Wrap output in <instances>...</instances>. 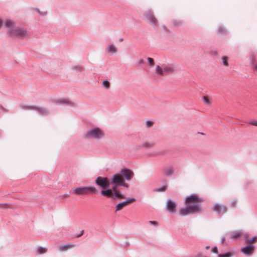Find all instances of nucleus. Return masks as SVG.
<instances>
[{
  "label": "nucleus",
  "mask_w": 257,
  "mask_h": 257,
  "mask_svg": "<svg viewBox=\"0 0 257 257\" xmlns=\"http://www.w3.org/2000/svg\"><path fill=\"white\" fill-rule=\"evenodd\" d=\"M201 211V207L200 204H193L192 206H186V207H182L180 209L179 214L182 216H185L189 214H196Z\"/></svg>",
  "instance_id": "nucleus-1"
},
{
  "label": "nucleus",
  "mask_w": 257,
  "mask_h": 257,
  "mask_svg": "<svg viewBox=\"0 0 257 257\" xmlns=\"http://www.w3.org/2000/svg\"><path fill=\"white\" fill-rule=\"evenodd\" d=\"M103 136V132L98 127L92 128L84 133V137L88 139L99 140Z\"/></svg>",
  "instance_id": "nucleus-2"
},
{
  "label": "nucleus",
  "mask_w": 257,
  "mask_h": 257,
  "mask_svg": "<svg viewBox=\"0 0 257 257\" xmlns=\"http://www.w3.org/2000/svg\"><path fill=\"white\" fill-rule=\"evenodd\" d=\"M73 194L76 195H88L89 194H96V189L92 186H82L75 187L72 191Z\"/></svg>",
  "instance_id": "nucleus-3"
},
{
  "label": "nucleus",
  "mask_w": 257,
  "mask_h": 257,
  "mask_svg": "<svg viewBox=\"0 0 257 257\" xmlns=\"http://www.w3.org/2000/svg\"><path fill=\"white\" fill-rule=\"evenodd\" d=\"M199 197L196 194H192L187 196L184 200L186 206H192L193 204H199Z\"/></svg>",
  "instance_id": "nucleus-4"
},
{
  "label": "nucleus",
  "mask_w": 257,
  "mask_h": 257,
  "mask_svg": "<svg viewBox=\"0 0 257 257\" xmlns=\"http://www.w3.org/2000/svg\"><path fill=\"white\" fill-rule=\"evenodd\" d=\"M144 19L154 27H155L158 23L157 20L155 18L153 12L151 10H148L145 12Z\"/></svg>",
  "instance_id": "nucleus-5"
},
{
  "label": "nucleus",
  "mask_w": 257,
  "mask_h": 257,
  "mask_svg": "<svg viewBox=\"0 0 257 257\" xmlns=\"http://www.w3.org/2000/svg\"><path fill=\"white\" fill-rule=\"evenodd\" d=\"M95 184L102 188L108 187L110 186L109 181L107 177H97L95 180Z\"/></svg>",
  "instance_id": "nucleus-6"
},
{
  "label": "nucleus",
  "mask_w": 257,
  "mask_h": 257,
  "mask_svg": "<svg viewBox=\"0 0 257 257\" xmlns=\"http://www.w3.org/2000/svg\"><path fill=\"white\" fill-rule=\"evenodd\" d=\"M212 209L218 215H219L221 213L224 214L228 210L226 206L224 204L219 203L215 204L212 207Z\"/></svg>",
  "instance_id": "nucleus-7"
},
{
  "label": "nucleus",
  "mask_w": 257,
  "mask_h": 257,
  "mask_svg": "<svg viewBox=\"0 0 257 257\" xmlns=\"http://www.w3.org/2000/svg\"><path fill=\"white\" fill-rule=\"evenodd\" d=\"M119 173H120L122 177H123L127 181L131 180L134 176L133 172L130 169L125 167H123L120 171Z\"/></svg>",
  "instance_id": "nucleus-8"
},
{
  "label": "nucleus",
  "mask_w": 257,
  "mask_h": 257,
  "mask_svg": "<svg viewBox=\"0 0 257 257\" xmlns=\"http://www.w3.org/2000/svg\"><path fill=\"white\" fill-rule=\"evenodd\" d=\"M28 35L27 31L24 28L14 29L13 34L10 36H14L18 38H24Z\"/></svg>",
  "instance_id": "nucleus-9"
},
{
  "label": "nucleus",
  "mask_w": 257,
  "mask_h": 257,
  "mask_svg": "<svg viewBox=\"0 0 257 257\" xmlns=\"http://www.w3.org/2000/svg\"><path fill=\"white\" fill-rule=\"evenodd\" d=\"M255 246L252 244H248L241 248V251L246 255H251L254 251Z\"/></svg>",
  "instance_id": "nucleus-10"
},
{
  "label": "nucleus",
  "mask_w": 257,
  "mask_h": 257,
  "mask_svg": "<svg viewBox=\"0 0 257 257\" xmlns=\"http://www.w3.org/2000/svg\"><path fill=\"white\" fill-rule=\"evenodd\" d=\"M123 181L122 177L120 174V173H117L114 174L110 179V181H109V183L110 184H117L118 185L121 183Z\"/></svg>",
  "instance_id": "nucleus-11"
},
{
  "label": "nucleus",
  "mask_w": 257,
  "mask_h": 257,
  "mask_svg": "<svg viewBox=\"0 0 257 257\" xmlns=\"http://www.w3.org/2000/svg\"><path fill=\"white\" fill-rule=\"evenodd\" d=\"M177 204L175 202L171 199H168L166 203L167 210L170 212H173L175 211Z\"/></svg>",
  "instance_id": "nucleus-12"
},
{
  "label": "nucleus",
  "mask_w": 257,
  "mask_h": 257,
  "mask_svg": "<svg viewBox=\"0 0 257 257\" xmlns=\"http://www.w3.org/2000/svg\"><path fill=\"white\" fill-rule=\"evenodd\" d=\"M155 145V143H150L148 142H146L144 143H143L142 145L137 146L136 147L135 150L136 151H138L141 148H153Z\"/></svg>",
  "instance_id": "nucleus-13"
},
{
  "label": "nucleus",
  "mask_w": 257,
  "mask_h": 257,
  "mask_svg": "<svg viewBox=\"0 0 257 257\" xmlns=\"http://www.w3.org/2000/svg\"><path fill=\"white\" fill-rule=\"evenodd\" d=\"M34 110L36 111L39 114L42 115H48L49 113V111L48 109L35 106Z\"/></svg>",
  "instance_id": "nucleus-14"
},
{
  "label": "nucleus",
  "mask_w": 257,
  "mask_h": 257,
  "mask_svg": "<svg viewBox=\"0 0 257 257\" xmlns=\"http://www.w3.org/2000/svg\"><path fill=\"white\" fill-rule=\"evenodd\" d=\"M6 27L8 29V33L9 35H12L13 34V30L14 29L15 27L12 24V22L10 20H7L5 23Z\"/></svg>",
  "instance_id": "nucleus-15"
},
{
  "label": "nucleus",
  "mask_w": 257,
  "mask_h": 257,
  "mask_svg": "<svg viewBox=\"0 0 257 257\" xmlns=\"http://www.w3.org/2000/svg\"><path fill=\"white\" fill-rule=\"evenodd\" d=\"M106 52L111 54H115L117 52V49L112 44H109L106 48Z\"/></svg>",
  "instance_id": "nucleus-16"
},
{
  "label": "nucleus",
  "mask_w": 257,
  "mask_h": 257,
  "mask_svg": "<svg viewBox=\"0 0 257 257\" xmlns=\"http://www.w3.org/2000/svg\"><path fill=\"white\" fill-rule=\"evenodd\" d=\"M127 203L126 200L119 202L116 205L115 211H118L122 209L123 207L127 205Z\"/></svg>",
  "instance_id": "nucleus-17"
},
{
  "label": "nucleus",
  "mask_w": 257,
  "mask_h": 257,
  "mask_svg": "<svg viewBox=\"0 0 257 257\" xmlns=\"http://www.w3.org/2000/svg\"><path fill=\"white\" fill-rule=\"evenodd\" d=\"M216 33L217 34L226 35H227V31L224 27L219 26L216 31Z\"/></svg>",
  "instance_id": "nucleus-18"
},
{
  "label": "nucleus",
  "mask_w": 257,
  "mask_h": 257,
  "mask_svg": "<svg viewBox=\"0 0 257 257\" xmlns=\"http://www.w3.org/2000/svg\"><path fill=\"white\" fill-rule=\"evenodd\" d=\"M35 105H26V104H21L20 108L22 109L25 110H34L35 109Z\"/></svg>",
  "instance_id": "nucleus-19"
},
{
  "label": "nucleus",
  "mask_w": 257,
  "mask_h": 257,
  "mask_svg": "<svg viewBox=\"0 0 257 257\" xmlns=\"http://www.w3.org/2000/svg\"><path fill=\"white\" fill-rule=\"evenodd\" d=\"M111 189L108 188L105 190H101L100 194L101 196H109V195H111Z\"/></svg>",
  "instance_id": "nucleus-20"
},
{
  "label": "nucleus",
  "mask_w": 257,
  "mask_h": 257,
  "mask_svg": "<svg viewBox=\"0 0 257 257\" xmlns=\"http://www.w3.org/2000/svg\"><path fill=\"white\" fill-rule=\"evenodd\" d=\"M175 70V69L171 66H164L163 67V71L164 73H171L173 72Z\"/></svg>",
  "instance_id": "nucleus-21"
},
{
  "label": "nucleus",
  "mask_w": 257,
  "mask_h": 257,
  "mask_svg": "<svg viewBox=\"0 0 257 257\" xmlns=\"http://www.w3.org/2000/svg\"><path fill=\"white\" fill-rule=\"evenodd\" d=\"M174 173V169L173 167H170L165 170V174L166 176H171Z\"/></svg>",
  "instance_id": "nucleus-22"
},
{
  "label": "nucleus",
  "mask_w": 257,
  "mask_h": 257,
  "mask_svg": "<svg viewBox=\"0 0 257 257\" xmlns=\"http://www.w3.org/2000/svg\"><path fill=\"white\" fill-rule=\"evenodd\" d=\"M111 195L117 198H118L119 197L121 198H124L125 197V196L123 194L120 193L118 191L115 192H111Z\"/></svg>",
  "instance_id": "nucleus-23"
},
{
  "label": "nucleus",
  "mask_w": 257,
  "mask_h": 257,
  "mask_svg": "<svg viewBox=\"0 0 257 257\" xmlns=\"http://www.w3.org/2000/svg\"><path fill=\"white\" fill-rule=\"evenodd\" d=\"M233 255V253L230 251H227L224 253L218 254V257H232Z\"/></svg>",
  "instance_id": "nucleus-24"
},
{
  "label": "nucleus",
  "mask_w": 257,
  "mask_h": 257,
  "mask_svg": "<svg viewBox=\"0 0 257 257\" xmlns=\"http://www.w3.org/2000/svg\"><path fill=\"white\" fill-rule=\"evenodd\" d=\"M241 233L242 232L241 231H238V232L235 233L234 234H230L229 236H230V238H231V239H233V238L238 239V238H239L240 237Z\"/></svg>",
  "instance_id": "nucleus-25"
},
{
  "label": "nucleus",
  "mask_w": 257,
  "mask_h": 257,
  "mask_svg": "<svg viewBox=\"0 0 257 257\" xmlns=\"http://www.w3.org/2000/svg\"><path fill=\"white\" fill-rule=\"evenodd\" d=\"M57 101L62 104H67V105H70L71 106H74L73 103L70 101L65 100H59Z\"/></svg>",
  "instance_id": "nucleus-26"
},
{
  "label": "nucleus",
  "mask_w": 257,
  "mask_h": 257,
  "mask_svg": "<svg viewBox=\"0 0 257 257\" xmlns=\"http://www.w3.org/2000/svg\"><path fill=\"white\" fill-rule=\"evenodd\" d=\"M73 245L71 244H67L63 245H61L59 247V250L61 251L67 250L68 247L70 246H72Z\"/></svg>",
  "instance_id": "nucleus-27"
},
{
  "label": "nucleus",
  "mask_w": 257,
  "mask_h": 257,
  "mask_svg": "<svg viewBox=\"0 0 257 257\" xmlns=\"http://www.w3.org/2000/svg\"><path fill=\"white\" fill-rule=\"evenodd\" d=\"M156 72L159 74V75H162L164 73V71H163V68H161L160 67V66L159 65H157V67H156Z\"/></svg>",
  "instance_id": "nucleus-28"
},
{
  "label": "nucleus",
  "mask_w": 257,
  "mask_h": 257,
  "mask_svg": "<svg viewBox=\"0 0 257 257\" xmlns=\"http://www.w3.org/2000/svg\"><path fill=\"white\" fill-rule=\"evenodd\" d=\"M37 251L39 254H43L46 251L45 247L40 246L37 248Z\"/></svg>",
  "instance_id": "nucleus-29"
},
{
  "label": "nucleus",
  "mask_w": 257,
  "mask_h": 257,
  "mask_svg": "<svg viewBox=\"0 0 257 257\" xmlns=\"http://www.w3.org/2000/svg\"><path fill=\"white\" fill-rule=\"evenodd\" d=\"M102 85L107 89L110 87V83L107 80H104L102 82Z\"/></svg>",
  "instance_id": "nucleus-30"
},
{
  "label": "nucleus",
  "mask_w": 257,
  "mask_h": 257,
  "mask_svg": "<svg viewBox=\"0 0 257 257\" xmlns=\"http://www.w3.org/2000/svg\"><path fill=\"white\" fill-rule=\"evenodd\" d=\"M222 62L223 63V65L225 66H228V57L226 56H223L222 58Z\"/></svg>",
  "instance_id": "nucleus-31"
},
{
  "label": "nucleus",
  "mask_w": 257,
  "mask_h": 257,
  "mask_svg": "<svg viewBox=\"0 0 257 257\" xmlns=\"http://www.w3.org/2000/svg\"><path fill=\"white\" fill-rule=\"evenodd\" d=\"M203 100L204 101V102L207 104V105H210L211 104V101L209 100V98L206 96H204L203 98Z\"/></svg>",
  "instance_id": "nucleus-32"
},
{
  "label": "nucleus",
  "mask_w": 257,
  "mask_h": 257,
  "mask_svg": "<svg viewBox=\"0 0 257 257\" xmlns=\"http://www.w3.org/2000/svg\"><path fill=\"white\" fill-rule=\"evenodd\" d=\"M167 154V152L165 151H162V152H157L154 153V154H153V156H157V155H165Z\"/></svg>",
  "instance_id": "nucleus-33"
},
{
  "label": "nucleus",
  "mask_w": 257,
  "mask_h": 257,
  "mask_svg": "<svg viewBox=\"0 0 257 257\" xmlns=\"http://www.w3.org/2000/svg\"><path fill=\"white\" fill-rule=\"evenodd\" d=\"M149 63V65L151 66H153L155 65L154 59L152 58L148 57L147 59Z\"/></svg>",
  "instance_id": "nucleus-34"
},
{
  "label": "nucleus",
  "mask_w": 257,
  "mask_h": 257,
  "mask_svg": "<svg viewBox=\"0 0 257 257\" xmlns=\"http://www.w3.org/2000/svg\"><path fill=\"white\" fill-rule=\"evenodd\" d=\"M167 189V186H162V187L158 188L157 189V191L158 192H164Z\"/></svg>",
  "instance_id": "nucleus-35"
},
{
  "label": "nucleus",
  "mask_w": 257,
  "mask_h": 257,
  "mask_svg": "<svg viewBox=\"0 0 257 257\" xmlns=\"http://www.w3.org/2000/svg\"><path fill=\"white\" fill-rule=\"evenodd\" d=\"M112 185V189L111 190H112V192H115V191H117V188L119 186H120V185H118V184H111Z\"/></svg>",
  "instance_id": "nucleus-36"
},
{
  "label": "nucleus",
  "mask_w": 257,
  "mask_h": 257,
  "mask_svg": "<svg viewBox=\"0 0 257 257\" xmlns=\"http://www.w3.org/2000/svg\"><path fill=\"white\" fill-rule=\"evenodd\" d=\"M257 239V236H254L251 239H247L246 242L248 243V244H251V243L255 241V240Z\"/></svg>",
  "instance_id": "nucleus-37"
},
{
  "label": "nucleus",
  "mask_w": 257,
  "mask_h": 257,
  "mask_svg": "<svg viewBox=\"0 0 257 257\" xmlns=\"http://www.w3.org/2000/svg\"><path fill=\"white\" fill-rule=\"evenodd\" d=\"M35 10H36V12L41 16H44L46 15V14H47V13L46 12H41V11L38 8H36Z\"/></svg>",
  "instance_id": "nucleus-38"
},
{
  "label": "nucleus",
  "mask_w": 257,
  "mask_h": 257,
  "mask_svg": "<svg viewBox=\"0 0 257 257\" xmlns=\"http://www.w3.org/2000/svg\"><path fill=\"white\" fill-rule=\"evenodd\" d=\"M153 122L151 120H148L146 122V124L147 127H151L153 125Z\"/></svg>",
  "instance_id": "nucleus-39"
},
{
  "label": "nucleus",
  "mask_w": 257,
  "mask_h": 257,
  "mask_svg": "<svg viewBox=\"0 0 257 257\" xmlns=\"http://www.w3.org/2000/svg\"><path fill=\"white\" fill-rule=\"evenodd\" d=\"M136 200V199L134 197L130 198L127 200H126L127 204H130L131 203H132Z\"/></svg>",
  "instance_id": "nucleus-40"
},
{
  "label": "nucleus",
  "mask_w": 257,
  "mask_h": 257,
  "mask_svg": "<svg viewBox=\"0 0 257 257\" xmlns=\"http://www.w3.org/2000/svg\"><path fill=\"white\" fill-rule=\"evenodd\" d=\"M73 69L78 72H81L82 67L80 66H76L73 67Z\"/></svg>",
  "instance_id": "nucleus-41"
},
{
  "label": "nucleus",
  "mask_w": 257,
  "mask_h": 257,
  "mask_svg": "<svg viewBox=\"0 0 257 257\" xmlns=\"http://www.w3.org/2000/svg\"><path fill=\"white\" fill-rule=\"evenodd\" d=\"M211 252L212 253L217 254L218 255V254H219V253H218V249H217V246H214V247H212Z\"/></svg>",
  "instance_id": "nucleus-42"
},
{
  "label": "nucleus",
  "mask_w": 257,
  "mask_h": 257,
  "mask_svg": "<svg viewBox=\"0 0 257 257\" xmlns=\"http://www.w3.org/2000/svg\"><path fill=\"white\" fill-rule=\"evenodd\" d=\"M249 124L257 126V120L253 119L248 122Z\"/></svg>",
  "instance_id": "nucleus-43"
},
{
  "label": "nucleus",
  "mask_w": 257,
  "mask_h": 257,
  "mask_svg": "<svg viewBox=\"0 0 257 257\" xmlns=\"http://www.w3.org/2000/svg\"><path fill=\"white\" fill-rule=\"evenodd\" d=\"M120 186H123L124 187L127 188L129 187V185L123 181L121 182V183L120 184Z\"/></svg>",
  "instance_id": "nucleus-44"
},
{
  "label": "nucleus",
  "mask_w": 257,
  "mask_h": 257,
  "mask_svg": "<svg viewBox=\"0 0 257 257\" xmlns=\"http://www.w3.org/2000/svg\"><path fill=\"white\" fill-rule=\"evenodd\" d=\"M174 26L175 27L180 26L182 25V23L181 22L175 21L173 22Z\"/></svg>",
  "instance_id": "nucleus-45"
},
{
  "label": "nucleus",
  "mask_w": 257,
  "mask_h": 257,
  "mask_svg": "<svg viewBox=\"0 0 257 257\" xmlns=\"http://www.w3.org/2000/svg\"><path fill=\"white\" fill-rule=\"evenodd\" d=\"M251 63H252V66H253V69L254 70H257V64H256L255 63V61L252 60Z\"/></svg>",
  "instance_id": "nucleus-46"
},
{
  "label": "nucleus",
  "mask_w": 257,
  "mask_h": 257,
  "mask_svg": "<svg viewBox=\"0 0 257 257\" xmlns=\"http://www.w3.org/2000/svg\"><path fill=\"white\" fill-rule=\"evenodd\" d=\"M149 222H150V223H151L153 225H154V226H158V222L155 221H150Z\"/></svg>",
  "instance_id": "nucleus-47"
},
{
  "label": "nucleus",
  "mask_w": 257,
  "mask_h": 257,
  "mask_svg": "<svg viewBox=\"0 0 257 257\" xmlns=\"http://www.w3.org/2000/svg\"><path fill=\"white\" fill-rule=\"evenodd\" d=\"M83 232H84V230H82L81 231V232H80L79 233L77 234H76V235H75V237H80V236L83 234Z\"/></svg>",
  "instance_id": "nucleus-48"
},
{
  "label": "nucleus",
  "mask_w": 257,
  "mask_h": 257,
  "mask_svg": "<svg viewBox=\"0 0 257 257\" xmlns=\"http://www.w3.org/2000/svg\"><path fill=\"white\" fill-rule=\"evenodd\" d=\"M138 64L142 65L144 63V61L143 59H140L138 61Z\"/></svg>",
  "instance_id": "nucleus-49"
},
{
  "label": "nucleus",
  "mask_w": 257,
  "mask_h": 257,
  "mask_svg": "<svg viewBox=\"0 0 257 257\" xmlns=\"http://www.w3.org/2000/svg\"><path fill=\"white\" fill-rule=\"evenodd\" d=\"M236 204V201L235 200H233L231 203V205L232 207H235Z\"/></svg>",
  "instance_id": "nucleus-50"
},
{
  "label": "nucleus",
  "mask_w": 257,
  "mask_h": 257,
  "mask_svg": "<svg viewBox=\"0 0 257 257\" xmlns=\"http://www.w3.org/2000/svg\"><path fill=\"white\" fill-rule=\"evenodd\" d=\"M225 238H226L225 236H222L220 238L221 243H223L224 242V241L225 240Z\"/></svg>",
  "instance_id": "nucleus-51"
},
{
  "label": "nucleus",
  "mask_w": 257,
  "mask_h": 257,
  "mask_svg": "<svg viewBox=\"0 0 257 257\" xmlns=\"http://www.w3.org/2000/svg\"><path fill=\"white\" fill-rule=\"evenodd\" d=\"M202 253L199 252L196 254L195 257H202Z\"/></svg>",
  "instance_id": "nucleus-52"
},
{
  "label": "nucleus",
  "mask_w": 257,
  "mask_h": 257,
  "mask_svg": "<svg viewBox=\"0 0 257 257\" xmlns=\"http://www.w3.org/2000/svg\"><path fill=\"white\" fill-rule=\"evenodd\" d=\"M163 28L165 32H168V31H169V30H168V29L166 27V26H163Z\"/></svg>",
  "instance_id": "nucleus-53"
},
{
  "label": "nucleus",
  "mask_w": 257,
  "mask_h": 257,
  "mask_svg": "<svg viewBox=\"0 0 257 257\" xmlns=\"http://www.w3.org/2000/svg\"><path fill=\"white\" fill-rule=\"evenodd\" d=\"M123 39L122 38H120L119 40V42H122L123 41Z\"/></svg>",
  "instance_id": "nucleus-54"
},
{
  "label": "nucleus",
  "mask_w": 257,
  "mask_h": 257,
  "mask_svg": "<svg viewBox=\"0 0 257 257\" xmlns=\"http://www.w3.org/2000/svg\"><path fill=\"white\" fill-rule=\"evenodd\" d=\"M205 248H206V249H209V248H210V246H209V245H207V246H206L205 247Z\"/></svg>",
  "instance_id": "nucleus-55"
},
{
  "label": "nucleus",
  "mask_w": 257,
  "mask_h": 257,
  "mask_svg": "<svg viewBox=\"0 0 257 257\" xmlns=\"http://www.w3.org/2000/svg\"><path fill=\"white\" fill-rule=\"evenodd\" d=\"M67 195H67V194H64V195H63V197H66L67 196Z\"/></svg>",
  "instance_id": "nucleus-56"
},
{
  "label": "nucleus",
  "mask_w": 257,
  "mask_h": 257,
  "mask_svg": "<svg viewBox=\"0 0 257 257\" xmlns=\"http://www.w3.org/2000/svg\"><path fill=\"white\" fill-rule=\"evenodd\" d=\"M5 205H6V204H0V206H5Z\"/></svg>",
  "instance_id": "nucleus-57"
},
{
  "label": "nucleus",
  "mask_w": 257,
  "mask_h": 257,
  "mask_svg": "<svg viewBox=\"0 0 257 257\" xmlns=\"http://www.w3.org/2000/svg\"><path fill=\"white\" fill-rule=\"evenodd\" d=\"M217 51H214V54H215H215H217Z\"/></svg>",
  "instance_id": "nucleus-58"
}]
</instances>
